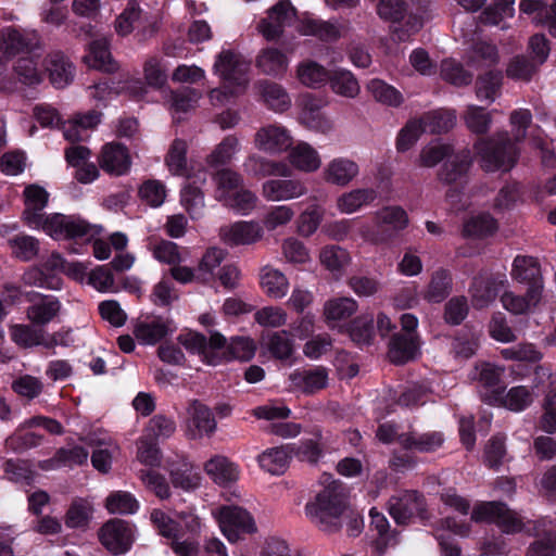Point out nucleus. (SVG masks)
<instances>
[{
  "label": "nucleus",
  "instance_id": "f257e3e1",
  "mask_svg": "<svg viewBox=\"0 0 556 556\" xmlns=\"http://www.w3.org/2000/svg\"><path fill=\"white\" fill-rule=\"evenodd\" d=\"M24 193L26 208L23 214L27 224L31 227H41L54 239L93 237L101 230L100 227L77 216L54 214L46 217L42 211L48 202V193L39 186H29Z\"/></svg>",
  "mask_w": 556,
  "mask_h": 556
},
{
  "label": "nucleus",
  "instance_id": "f03ea898",
  "mask_svg": "<svg viewBox=\"0 0 556 556\" xmlns=\"http://www.w3.org/2000/svg\"><path fill=\"white\" fill-rule=\"evenodd\" d=\"M350 504L344 484L331 480L306 503L305 514L320 532L336 534L340 532V517Z\"/></svg>",
  "mask_w": 556,
  "mask_h": 556
},
{
  "label": "nucleus",
  "instance_id": "7ed1b4c3",
  "mask_svg": "<svg viewBox=\"0 0 556 556\" xmlns=\"http://www.w3.org/2000/svg\"><path fill=\"white\" fill-rule=\"evenodd\" d=\"M41 40L37 33L15 26L0 28V91L13 92L16 90V80L4 77L9 71L10 62L20 54H30L41 49Z\"/></svg>",
  "mask_w": 556,
  "mask_h": 556
},
{
  "label": "nucleus",
  "instance_id": "20e7f679",
  "mask_svg": "<svg viewBox=\"0 0 556 556\" xmlns=\"http://www.w3.org/2000/svg\"><path fill=\"white\" fill-rule=\"evenodd\" d=\"M473 148L481 167L486 172L509 170L518 159V149L507 132L480 139Z\"/></svg>",
  "mask_w": 556,
  "mask_h": 556
},
{
  "label": "nucleus",
  "instance_id": "39448f33",
  "mask_svg": "<svg viewBox=\"0 0 556 556\" xmlns=\"http://www.w3.org/2000/svg\"><path fill=\"white\" fill-rule=\"evenodd\" d=\"M470 519L473 522L496 523L504 533L513 534L523 530L521 517L503 502L491 501L476 504Z\"/></svg>",
  "mask_w": 556,
  "mask_h": 556
},
{
  "label": "nucleus",
  "instance_id": "423d86ee",
  "mask_svg": "<svg viewBox=\"0 0 556 556\" xmlns=\"http://www.w3.org/2000/svg\"><path fill=\"white\" fill-rule=\"evenodd\" d=\"M249 62L233 50H223L214 64V70L223 81L237 91H245L249 85Z\"/></svg>",
  "mask_w": 556,
  "mask_h": 556
},
{
  "label": "nucleus",
  "instance_id": "0eeeda50",
  "mask_svg": "<svg viewBox=\"0 0 556 556\" xmlns=\"http://www.w3.org/2000/svg\"><path fill=\"white\" fill-rule=\"evenodd\" d=\"M213 515L218 520L222 532L231 543L239 541L241 533L256 531L253 518L242 507L220 506L213 511Z\"/></svg>",
  "mask_w": 556,
  "mask_h": 556
},
{
  "label": "nucleus",
  "instance_id": "6e6552de",
  "mask_svg": "<svg viewBox=\"0 0 556 556\" xmlns=\"http://www.w3.org/2000/svg\"><path fill=\"white\" fill-rule=\"evenodd\" d=\"M100 543L113 555L125 554L134 542L131 526L119 518L108 520L98 531Z\"/></svg>",
  "mask_w": 556,
  "mask_h": 556
},
{
  "label": "nucleus",
  "instance_id": "1a4fd4ad",
  "mask_svg": "<svg viewBox=\"0 0 556 556\" xmlns=\"http://www.w3.org/2000/svg\"><path fill=\"white\" fill-rule=\"evenodd\" d=\"M295 17L296 9L291 4L290 0H280L268 9L267 16L260 21L257 29L266 40H277Z\"/></svg>",
  "mask_w": 556,
  "mask_h": 556
},
{
  "label": "nucleus",
  "instance_id": "9d476101",
  "mask_svg": "<svg viewBox=\"0 0 556 556\" xmlns=\"http://www.w3.org/2000/svg\"><path fill=\"white\" fill-rule=\"evenodd\" d=\"M388 505L389 513L397 525H408L416 516L425 517V498L416 491L400 492L390 497Z\"/></svg>",
  "mask_w": 556,
  "mask_h": 556
},
{
  "label": "nucleus",
  "instance_id": "9b49d317",
  "mask_svg": "<svg viewBox=\"0 0 556 556\" xmlns=\"http://www.w3.org/2000/svg\"><path fill=\"white\" fill-rule=\"evenodd\" d=\"M34 324H15L10 326L11 340L21 348L30 349L34 346H43L45 349H54L61 344L59 332L48 334L41 327H35Z\"/></svg>",
  "mask_w": 556,
  "mask_h": 556
},
{
  "label": "nucleus",
  "instance_id": "f8f14e48",
  "mask_svg": "<svg viewBox=\"0 0 556 556\" xmlns=\"http://www.w3.org/2000/svg\"><path fill=\"white\" fill-rule=\"evenodd\" d=\"M307 192L306 184L298 178H273L262 185V197L268 202L291 201Z\"/></svg>",
  "mask_w": 556,
  "mask_h": 556
},
{
  "label": "nucleus",
  "instance_id": "ddd939ff",
  "mask_svg": "<svg viewBox=\"0 0 556 556\" xmlns=\"http://www.w3.org/2000/svg\"><path fill=\"white\" fill-rule=\"evenodd\" d=\"M471 165L472 157L468 149H462L457 152L453 150L438 170V180L448 186H463L467 180Z\"/></svg>",
  "mask_w": 556,
  "mask_h": 556
},
{
  "label": "nucleus",
  "instance_id": "4468645a",
  "mask_svg": "<svg viewBox=\"0 0 556 556\" xmlns=\"http://www.w3.org/2000/svg\"><path fill=\"white\" fill-rule=\"evenodd\" d=\"M178 341L189 352L201 355L203 361L210 365L217 363L214 351L223 349L226 345V338L219 332H212L207 341L205 336L190 331L180 334Z\"/></svg>",
  "mask_w": 556,
  "mask_h": 556
},
{
  "label": "nucleus",
  "instance_id": "2eb2a0df",
  "mask_svg": "<svg viewBox=\"0 0 556 556\" xmlns=\"http://www.w3.org/2000/svg\"><path fill=\"white\" fill-rule=\"evenodd\" d=\"M188 435L191 439L211 437L216 430V420L211 409L199 400L190 401L187 407Z\"/></svg>",
  "mask_w": 556,
  "mask_h": 556
},
{
  "label": "nucleus",
  "instance_id": "dca6fc26",
  "mask_svg": "<svg viewBox=\"0 0 556 556\" xmlns=\"http://www.w3.org/2000/svg\"><path fill=\"white\" fill-rule=\"evenodd\" d=\"M263 235L262 226L254 220L237 222L219 230L222 241L230 247L255 243L263 238Z\"/></svg>",
  "mask_w": 556,
  "mask_h": 556
},
{
  "label": "nucleus",
  "instance_id": "f3484780",
  "mask_svg": "<svg viewBox=\"0 0 556 556\" xmlns=\"http://www.w3.org/2000/svg\"><path fill=\"white\" fill-rule=\"evenodd\" d=\"M510 275L515 281L527 285V290L535 289L534 291L542 295L543 278L541 266L536 258L532 256H517L514 260Z\"/></svg>",
  "mask_w": 556,
  "mask_h": 556
},
{
  "label": "nucleus",
  "instance_id": "a211bd4d",
  "mask_svg": "<svg viewBox=\"0 0 556 556\" xmlns=\"http://www.w3.org/2000/svg\"><path fill=\"white\" fill-rule=\"evenodd\" d=\"M359 175L358 164L349 157L339 156L329 161L323 169L325 182L346 187Z\"/></svg>",
  "mask_w": 556,
  "mask_h": 556
},
{
  "label": "nucleus",
  "instance_id": "6ab92c4d",
  "mask_svg": "<svg viewBox=\"0 0 556 556\" xmlns=\"http://www.w3.org/2000/svg\"><path fill=\"white\" fill-rule=\"evenodd\" d=\"M254 143L258 150L274 154L289 149L292 138L285 127L267 125L256 131Z\"/></svg>",
  "mask_w": 556,
  "mask_h": 556
},
{
  "label": "nucleus",
  "instance_id": "aec40b11",
  "mask_svg": "<svg viewBox=\"0 0 556 556\" xmlns=\"http://www.w3.org/2000/svg\"><path fill=\"white\" fill-rule=\"evenodd\" d=\"M99 164L104 172L121 176L129 170L131 160L126 147L121 143L110 142L102 148Z\"/></svg>",
  "mask_w": 556,
  "mask_h": 556
},
{
  "label": "nucleus",
  "instance_id": "412c9836",
  "mask_svg": "<svg viewBox=\"0 0 556 556\" xmlns=\"http://www.w3.org/2000/svg\"><path fill=\"white\" fill-rule=\"evenodd\" d=\"M444 443V435L439 431L418 433L408 430L400 437V446L403 450L418 453H432L439 450Z\"/></svg>",
  "mask_w": 556,
  "mask_h": 556
},
{
  "label": "nucleus",
  "instance_id": "4be33fe9",
  "mask_svg": "<svg viewBox=\"0 0 556 556\" xmlns=\"http://www.w3.org/2000/svg\"><path fill=\"white\" fill-rule=\"evenodd\" d=\"M261 100L275 112H285L291 106V99L283 86L278 83L261 79L254 85Z\"/></svg>",
  "mask_w": 556,
  "mask_h": 556
},
{
  "label": "nucleus",
  "instance_id": "5701e85b",
  "mask_svg": "<svg viewBox=\"0 0 556 556\" xmlns=\"http://www.w3.org/2000/svg\"><path fill=\"white\" fill-rule=\"evenodd\" d=\"M28 301L34 302L35 296H40V301L31 304L26 309L27 319L36 326L49 324L60 313L61 303L53 296L40 295L38 293H28Z\"/></svg>",
  "mask_w": 556,
  "mask_h": 556
},
{
  "label": "nucleus",
  "instance_id": "b1692460",
  "mask_svg": "<svg viewBox=\"0 0 556 556\" xmlns=\"http://www.w3.org/2000/svg\"><path fill=\"white\" fill-rule=\"evenodd\" d=\"M289 380L294 389L312 394L326 388L328 372L324 367L295 370L290 374Z\"/></svg>",
  "mask_w": 556,
  "mask_h": 556
},
{
  "label": "nucleus",
  "instance_id": "393cba45",
  "mask_svg": "<svg viewBox=\"0 0 556 556\" xmlns=\"http://www.w3.org/2000/svg\"><path fill=\"white\" fill-rule=\"evenodd\" d=\"M415 333H394L389 342L388 356L393 364H405L418 354Z\"/></svg>",
  "mask_w": 556,
  "mask_h": 556
},
{
  "label": "nucleus",
  "instance_id": "a878e982",
  "mask_svg": "<svg viewBox=\"0 0 556 556\" xmlns=\"http://www.w3.org/2000/svg\"><path fill=\"white\" fill-rule=\"evenodd\" d=\"M45 64L50 80L56 88H64L73 80L75 67L61 51L48 54Z\"/></svg>",
  "mask_w": 556,
  "mask_h": 556
},
{
  "label": "nucleus",
  "instance_id": "bb28decb",
  "mask_svg": "<svg viewBox=\"0 0 556 556\" xmlns=\"http://www.w3.org/2000/svg\"><path fill=\"white\" fill-rule=\"evenodd\" d=\"M101 115L98 111L76 113L63 125L64 137L72 142L85 140L86 131L93 129L100 123Z\"/></svg>",
  "mask_w": 556,
  "mask_h": 556
},
{
  "label": "nucleus",
  "instance_id": "cd10ccee",
  "mask_svg": "<svg viewBox=\"0 0 556 556\" xmlns=\"http://www.w3.org/2000/svg\"><path fill=\"white\" fill-rule=\"evenodd\" d=\"M255 65L264 75L277 78L287 73L289 60L279 49L266 48L256 56Z\"/></svg>",
  "mask_w": 556,
  "mask_h": 556
},
{
  "label": "nucleus",
  "instance_id": "c85d7f7f",
  "mask_svg": "<svg viewBox=\"0 0 556 556\" xmlns=\"http://www.w3.org/2000/svg\"><path fill=\"white\" fill-rule=\"evenodd\" d=\"M378 197L374 188H356L342 193L337 199V208L343 214H353L371 204Z\"/></svg>",
  "mask_w": 556,
  "mask_h": 556
},
{
  "label": "nucleus",
  "instance_id": "c756f323",
  "mask_svg": "<svg viewBox=\"0 0 556 556\" xmlns=\"http://www.w3.org/2000/svg\"><path fill=\"white\" fill-rule=\"evenodd\" d=\"M244 172L253 177L288 176L290 169L287 164L276 162L263 156L252 154L243 163Z\"/></svg>",
  "mask_w": 556,
  "mask_h": 556
},
{
  "label": "nucleus",
  "instance_id": "7c9ffc66",
  "mask_svg": "<svg viewBox=\"0 0 556 556\" xmlns=\"http://www.w3.org/2000/svg\"><path fill=\"white\" fill-rule=\"evenodd\" d=\"M296 78L307 88L317 89L330 79V71L314 60H304L296 66Z\"/></svg>",
  "mask_w": 556,
  "mask_h": 556
},
{
  "label": "nucleus",
  "instance_id": "2f4dec72",
  "mask_svg": "<svg viewBox=\"0 0 556 556\" xmlns=\"http://www.w3.org/2000/svg\"><path fill=\"white\" fill-rule=\"evenodd\" d=\"M169 332V323L161 317L138 321L134 327V336L142 344L153 345Z\"/></svg>",
  "mask_w": 556,
  "mask_h": 556
},
{
  "label": "nucleus",
  "instance_id": "473e14b6",
  "mask_svg": "<svg viewBox=\"0 0 556 556\" xmlns=\"http://www.w3.org/2000/svg\"><path fill=\"white\" fill-rule=\"evenodd\" d=\"M505 282V279L493 277L475 278L471 287L473 306L478 308L488 306L495 300L500 288L504 287Z\"/></svg>",
  "mask_w": 556,
  "mask_h": 556
},
{
  "label": "nucleus",
  "instance_id": "72a5a7b5",
  "mask_svg": "<svg viewBox=\"0 0 556 556\" xmlns=\"http://www.w3.org/2000/svg\"><path fill=\"white\" fill-rule=\"evenodd\" d=\"M83 60L88 67L108 73H114L118 68L117 63L111 56L108 41L104 38L92 41L89 53Z\"/></svg>",
  "mask_w": 556,
  "mask_h": 556
},
{
  "label": "nucleus",
  "instance_id": "f704fd0d",
  "mask_svg": "<svg viewBox=\"0 0 556 556\" xmlns=\"http://www.w3.org/2000/svg\"><path fill=\"white\" fill-rule=\"evenodd\" d=\"M289 161L293 167L304 173H314L321 165L318 152L306 142H300L291 149Z\"/></svg>",
  "mask_w": 556,
  "mask_h": 556
},
{
  "label": "nucleus",
  "instance_id": "c9c22d12",
  "mask_svg": "<svg viewBox=\"0 0 556 556\" xmlns=\"http://www.w3.org/2000/svg\"><path fill=\"white\" fill-rule=\"evenodd\" d=\"M204 470L218 484L235 482L239 478L238 466L226 456L216 455L204 465Z\"/></svg>",
  "mask_w": 556,
  "mask_h": 556
},
{
  "label": "nucleus",
  "instance_id": "e433bc0d",
  "mask_svg": "<svg viewBox=\"0 0 556 556\" xmlns=\"http://www.w3.org/2000/svg\"><path fill=\"white\" fill-rule=\"evenodd\" d=\"M261 286L265 293L275 300L282 299L289 290L288 278L279 269L269 265L261 269Z\"/></svg>",
  "mask_w": 556,
  "mask_h": 556
},
{
  "label": "nucleus",
  "instance_id": "4c0bfd02",
  "mask_svg": "<svg viewBox=\"0 0 556 556\" xmlns=\"http://www.w3.org/2000/svg\"><path fill=\"white\" fill-rule=\"evenodd\" d=\"M296 29L303 36H314L324 41H333L341 36L340 28L336 24L311 17L303 18Z\"/></svg>",
  "mask_w": 556,
  "mask_h": 556
},
{
  "label": "nucleus",
  "instance_id": "58836bf2",
  "mask_svg": "<svg viewBox=\"0 0 556 556\" xmlns=\"http://www.w3.org/2000/svg\"><path fill=\"white\" fill-rule=\"evenodd\" d=\"M534 531L536 540L529 546L527 556H556L555 533L546 527V521H539Z\"/></svg>",
  "mask_w": 556,
  "mask_h": 556
},
{
  "label": "nucleus",
  "instance_id": "ea45409f",
  "mask_svg": "<svg viewBox=\"0 0 556 556\" xmlns=\"http://www.w3.org/2000/svg\"><path fill=\"white\" fill-rule=\"evenodd\" d=\"M534 290H527L525 295L505 291L501 296V302L508 312L515 315L526 314L541 301L542 295Z\"/></svg>",
  "mask_w": 556,
  "mask_h": 556
},
{
  "label": "nucleus",
  "instance_id": "a19ab883",
  "mask_svg": "<svg viewBox=\"0 0 556 556\" xmlns=\"http://www.w3.org/2000/svg\"><path fill=\"white\" fill-rule=\"evenodd\" d=\"M452 292V278L447 270L438 269L430 278L424 299L431 303H440Z\"/></svg>",
  "mask_w": 556,
  "mask_h": 556
},
{
  "label": "nucleus",
  "instance_id": "79ce46f5",
  "mask_svg": "<svg viewBox=\"0 0 556 556\" xmlns=\"http://www.w3.org/2000/svg\"><path fill=\"white\" fill-rule=\"evenodd\" d=\"M421 121L426 131L445 134L455 127L457 117L454 110H437L425 113Z\"/></svg>",
  "mask_w": 556,
  "mask_h": 556
},
{
  "label": "nucleus",
  "instance_id": "37998d69",
  "mask_svg": "<svg viewBox=\"0 0 556 556\" xmlns=\"http://www.w3.org/2000/svg\"><path fill=\"white\" fill-rule=\"evenodd\" d=\"M321 265L336 276H341L351 262L350 253L339 245H326L320 250Z\"/></svg>",
  "mask_w": 556,
  "mask_h": 556
},
{
  "label": "nucleus",
  "instance_id": "c03bdc74",
  "mask_svg": "<svg viewBox=\"0 0 556 556\" xmlns=\"http://www.w3.org/2000/svg\"><path fill=\"white\" fill-rule=\"evenodd\" d=\"M290 455L286 447H271L258 455L257 462L262 469L270 475H282L289 466Z\"/></svg>",
  "mask_w": 556,
  "mask_h": 556
},
{
  "label": "nucleus",
  "instance_id": "a18cd8bd",
  "mask_svg": "<svg viewBox=\"0 0 556 556\" xmlns=\"http://www.w3.org/2000/svg\"><path fill=\"white\" fill-rule=\"evenodd\" d=\"M239 139L235 135L226 136L207 155L206 163L211 167L227 165L239 150Z\"/></svg>",
  "mask_w": 556,
  "mask_h": 556
},
{
  "label": "nucleus",
  "instance_id": "49530a36",
  "mask_svg": "<svg viewBox=\"0 0 556 556\" xmlns=\"http://www.w3.org/2000/svg\"><path fill=\"white\" fill-rule=\"evenodd\" d=\"M328 83L334 93L345 98H355L361 91L357 79L346 70L331 72Z\"/></svg>",
  "mask_w": 556,
  "mask_h": 556
},
{
  "label": "nucleus",
  "instance_id": "de8ad7c7",
  "mask_svg": "<svg viewBox=\"0 0 556 556\" xmlns=\"http://www.w3.org/2000/svg\"><path fill=\"white\" fill-rule=\"evenodd\" d=\"M379 228L389 227L394 232L402 231L408 225L407 213L401 206H386L375 215Z\"/></svg>",
  "mask_w": 556,
  "mask_h": 556
},
{
  "label": "nucleus",
  "instance_id": "09e8293b",
  "mask_svg": "<svg viewBox=\"0 0 556 556\" xmlns=\"http://www.w3.org/2000/svg\"><path fill=\"white\" fill-rule=\"evenodd\" d=\"M213 180L217 188L216 197L218 201H223L227 195L241 188L244 181L243 177L231 168L218 169L214 174Z\"/></svg>",
  "mask_w": 556,
  "mask_h": 556
},
{
  "label": "nucleus",
  "instance_id": "8fccbe9b",
  "mask_svg": "<svg viewBox=\"0 0 556 556\" xmlns=\"http://www.w3.org/2000/svg\"><path fill=\"white\" fill-rule=\"evenodd\" d=\"M440 76L446 83L456 87H464L471 84L473 75L464 68V65L453 59L441 62Z\"/></svg>",
  "mask_w": 556,
  "mask_h": 556
},
{
  "label": "nucleus",
  "instance_id": "3c124183",
  "mask_svg": "<svg viewBox=\"0 0 556 556\" xmlns=\"http://www.w3.org/2000/svg\"><path fill=\"white\" fill-rule=\"evenodd\" d=\"M358 308L357 302L352 298H334L326 301L324 315L327 320H342L351 317Z\"/></svg>",
  "mask_w": 556,
  "mask_h": 556
},
{
  "label": "nucleus",
  "instance_id": "603ef678",
  "mask_svg": "<svg viewBox=\"0 0 556 556\" xmlns=\"http://www.w3.org/2000/svg\"><path fill=\"white\" fill-rule=\"evenodd\" d=\"M227 252L219 248H210L201 257L197 267V280L207 282L214 276V270L225 260Z\"/></svg>",
  "mask_w": 556,
  "mask_h": 556
},
{
  "label": "nucleus",
  "instance_id": "864d4df0",
  "mask_svg": "<svg viewBox=\"0 0 556 556\" xmlns=\"http://www.w3.org/2000/svg\"><path fill=\"white\" fill-rule=\"evenodd\" d=\"M502 73L490 71L477 78L476 94L480 100L493 102L500 93L502 86Z\"/></svg>",
  "mask_w": 556,
  "mask_h": 556
},
{
  "label": "nucleus",
  "instance_id": "5fc2aeb1",
  "mask_svg": "<svg viewBox=\"0 0 556 556\" xmlns=\"http://www.w3.org/2000/svg\"><path fill=\"white\" fill-rule=\"evenodd\" d=\"M368 91L377 102L389 106H399L403 102L402 93L381 79H372L367 85Z\"/></svg>",
  "mask_w": 556,
  "mask_h": 556
},
{
  "label": "nucleus",
  "instance_id": "6e6d98bb",
  "mask_svg": "<svg viewBox=\"0 0 556 556\" xmlns=\"http://www.w3.org/2000/svg\"><path fill=\"white\" fill-rule=\"evenodd\" d=\"M496 230V222L489 214H479L468 218L463 227V235L470 238H482Z\"/></svg>",
  "mask_w": 556,
  "mask_h": 556
},
{
  "label": "nucleus",
  "instance_id": "4d7b16f0",
  "mask_svg": "<svg viewBox=\"0 0 556 556\" xmlns=\"http://www.w3.org/2000/svg\"><path fill=\"white\" fill-rule=\"evenodd\" d=\"M13 74L16 79L26 86H35L41 83V74L36 61L30 56L18 58L13 64Z\"/></svg>",
  "mask_w": 556,
  "mask_h": 556
},
{
  "label": "nucleus",
  "instance_id": "13d9d810",
  "mask_svg": "<svg viewBox=\"0 0 556 556\" xmlns=\"http://www.w3.org/2000/svg\"><path fill=\"white\" fill-rule=\"evenodd\" d=\"M464 121L471 132L482 135L489 131L492 116L481 106L468 105L464 113Z\"/></svg>",
  "mask_w": 556,
  "mask_h": 556
},
{
  "label": "nucleus",
  "instance_id": "bf43d9fd",
  "mask_svg": "<svg viewBox=\"0 0 556 556\" xmlns=\"http://www.w3.org/2000/svg\"><path fill=\"white\" fill-rule=\"evenodd\" d=\"M498 53L495 46L488 42L476 43L467 59V65L472 67H483L496 64Z\"/></svg>",
  "mask_w": 556,
  "mask_h": 556
},
{
  "label": "nucleus",
  "instance_id": "052dcab7",
  "mask_svg": "<svg viewBox=\"0 0 556 556\" xmlns=\"http://www.w3.org/2000/svg\"><path fill=\"white\" fill-rule=\"evenodd\" d=\"M532 402V392L525 386H518L509 389L501 399V404L513 412H521L530 406Z\"/></svg>",
  "mask_w": 556,
  "mask_h": 556
},
{
  "label": "nucleus",
  "instance_id": "680f3d73",
  "mask_svg": "<svg viewBox=\"0 0 556 556\" xmlns=\"http://www.w3.org/2000/svg\"><path fill=\"white\" fill-rule=\"evenodd\" d=\"M105 507L111 514H134L139 504L137 500L126 491L112 492L105 500Z\"/></svg>",
  "mask_w": 556,
  "mask_h": 556
},
{
  "label": "nucleus",
  "instance_id": "e2e57ef3",
  "mask_svg": "<svg viewBox=\"0 0 556 556\" xmlns=\"http://www.w3.org/2000/svg\"><path fill=\"white\" fill-rule=\"evenodd\" d=\"M453 147L451 144L445 143H434L425 146L418 155L417 164L420 167H434L444 159L451 155L453 151Z\"/></svg>",
  "mask_w": 556,
  "mask_h": 556
},
{
  "label": "nucleus",
  "instance_id": "0e129e2a",
  "mask_svg": "<svg viewBox=\"0 0 556 556\" xmlns=\"http://www.w3.org/2000/svg\"><path fill=\"white\" fill-rule=\"evenodd\" d=\"M258 199L256 194L248 189H244L243 186L227 195L222 202L225 206L232 208L242 214H248L252 210L255 208Z\"/></svg>",
  "mask_w": 556,
  "mask_h": 556
},
{
  "label": "nucleus",
  "instance_id": "69168bd1",
  "mask_svg": "<svg viewBox=\"0 0 556 556\" xmlns=\"http://www.w3.org/2000/svg\"><path fill=\"white\" fill-rule=\"evenodd\" d=\"M538 68L539 65L535 64L534 61H531L525 55H517L508 63L506 75L515 80L529 81L536 73Z\"/></svg>",
  "mask_w": 556,
  "mask_h": 556
},
{
  "label": "nucleus",
  "instance_id": "338daca9",
  "mask_svg": "<svg viewBox=\"0 0 556 556\" xmlns=\"http://www.w3.org/2000/svg\"><path fill=\"white\" fill-rule=\"evenodd\" d=\"M425 131L421 117L409 119L397 136L396 149L401 152L409 150Z\"/></svg>",
  "mask_w": 556,
  "mask_h": 556
},
{
  "label": "nucleus",
  "instance_id": "774afa93",
  "mask_svg": "<svg viewBox=\"0 0 556 556\" xmlns=\"http://www.w3.org/2000/svg\"><path fill=\"white\" fill-rule=\"evenodd\" d=\"M91 505L83 498L74 500L66 511L65 525L68 528H84L91 516Z\"/></svg>",
  "mask_w": 556,
  "mask_h": 556
}]
</instances>
